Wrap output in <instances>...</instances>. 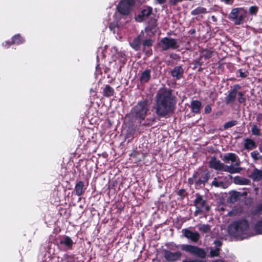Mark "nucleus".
<instances>
[{"instance_id": "f257e3e1", "label": "nucleus", "mask_w": 262, "mask_h": 262, "mask_svg": "<svg viewBox=\"0 0 262 262\" xmlns=\"http://www.w3.org/2000/svg\"><path fill=\"white\" fill-rule=\"evenodd\" d=\"M176 97L171 90L164 88L156 96V110L157 115H167L172 112L176 104Z\"/></svg>"}, {"instance_id": "f03ea898", "label": "nucleus", "mask_w": 262, "mask_h": 262, "mask_svg": "<svg viewBox=\"0 0 262 262\" xmlns=\"http://www.w3.org/2000/svg\"><path fill=\"white\" fill-rule=\"evenodd\" d=\"M248 229V222L246 220L241 219L233 222L229 226L228 231L231 236L242 239L247 237Z\"/></svg>"}, {"instance_id": "7ed1b4c3", "label": "nucleus", "mask_w": 262, "mask_h": 262, "mask_svg": "<svg viewBox=\"0 0 262 262\" xmlns=\"http://www.w3.org/2000/svg\"><path fill=\"white\" fill-rule=\"evenodd\" d=\"M242 86L239 84H235L231 89L228 91V94L225 98V101L226 104H230L233 103L237 96L238 102L240 104L245 103L246 99L245 98L244 93L242 91H239Z\"/></svg>"}, {"instance_id": "20e7f679", "label": "nucleus", "mask_w": 262, "mask_h": 262, "mask_svg": "<svg viewBox=\"0 0 262 262\" xmlns=\"http://www.w3.org/2000/svg\"><path fill=\"white\" fill-rule=\"evenodd\" d=\"M246 14L247 12L243 8H234L231 10L228 18L233 21L234 25H241L244 23Z\"/></svg>"}, {"instance_id": "39448f33", "label": "nucleus", "mask_w": 262, "mask_h": 262, "mask_svg": "<svg viewBox=\"0 0 262 262\" xmlns=\"http://www.w3.org/2000/svg\"><path fill=\"white\" fill-rule=\"evenodd\" d=\"M149 102L147 99L139 101L132 109L131 113L135 115H147L149 111Z\"/></svg>"}, {"instance_id": "423d86ee", "label": "nucleus", "mask_w": 262, "mask_h": 262, "mask_svg": "<svg viewBox=\"0 0 262 262\" xmlns=\"http://www.w3.org/2000/svg\"><path fill=\"white\" fill-rule=\"evenodd\" d=\"M159 45L162 51H167L170 49H177L179 47L176 39L168 37H165L161 39Z\"/></svg>"}, {"instance_id": "0eeeda50", "label": "nucleus", "mask_w": 262, "mask_h": 262, "mask_svg": "<svg viewBox=\"0 0 262 262\" xmlns=\"http://www.w3.org/2000/svg\"><path fill=\"white\" fill-rule=\"evenodd\" d=\"M181 249L182 250L189 252L192 255L198 256L202 258L205 256V253L204 250L196 246L183 244L181 245Z\"/></svg>"}, {"instance_id": "6e6552de", "label": "nucleus", "mask_w": 262, "mask_h": 262, "mask_svg": "<svg viewBox=\"0 0 262 262\" xmlns=\"http://www.w3.org/2000/svg\"><path fill=\"white\" fill-rule=\"evenodd\" d=\"M152 13V7L150 6H146L135 16V20L138 22H143L147 19Z\"/></svg>"}, {"instance_id": "1a4fd4ad", "label": "nucleus", "mask_w": 262, "mask_h": 262, "mask_svg": "<svg viewBox=\"0 0 262 262\" xmlns=\"http://www.w3.org/2000/svg\"><path fill=\"white\" fill-rule=\"evenodd\" d=\"M182 253L179 251L173 252L169 250H164V256L168 261H176L180 259Z\"/></svg>"}, {"instance_id": "9d476101", "label": "nucleus", "mask_w": 262, "mask_h": 262, "mask_svg": "<svg viewBox=\"0 0 262 262\" xmlns=\"http://www.w3.org/2000/svg\"><path fill=\"white\" fill-rule=\"evenodd\" d=\"M194 204L196 208V212H205L209 210V207L206 204L205 201L203 199L201 196H197L194 201Z\"/></svg>"}, {"instance_id": "9b49d317", "label": "nucleus", "mask_w": 262, "mask_h": 262, "mask_svg": "<svg viewBox=\"0 0 262 262\" xmlns=\"http://www.w3.org/2000/svg\"><path fill=\"white\" fill-rule=\"evenodd\" d=\"M183 235L191 240L193 242H196L200 238V235L199 233L196 231L193 232L187 229H184L182 230Z\"/></svg>"}, {"instance_id": "f8f14e48", "label": "nucleus", "mask_w": 262, "mask_h": 262, "mask_svg": "<svg viewBox=\"0 0 262 262\" xmlns=\"http://www.w3.org/2000/svg\"><path fill=\"white\" fill-rule=\"evenodd\" d=\"M222 160L226 163H229L230 162L234 163V165L237 166H238L241 164L238 156L234 153L226 154L224 156Z\"/></svg>"}, {"instance_id": "ddd939ff", "label": "nucleus", "mask_w": 262, "mask_h": 262, "mask_svg": "<svg viewBox=\"0 0 262 262\" xmlns=\"http://www.w3.org/2000/svg\"><path fill=\"white\" fill-rule=\"evenodd\" d=\"M154 41L151 39H146L142 42L143 52L147 56H149L152 54L151 47L152 46Z\"/></svg>"}, {"instance_id": "4468645a", "label": "nucleus", "mask_w": 262, "mask_h": 262, "mask_svg": "<svg viewBox=\"0 0 262 262\" xmlns=\"http://www.w3.org/2000/svg\"><path fill=\"white\" fill-rule=\"evenodd\" d=\"M142 35H143L144 34L143 32H141L139 35L134 38L132 42L129 43L130 47L136 51L140 50Z\"/></svg>"}, {"instance_id": "2eb2a0df", "label": "nucleus", "mask_w": 262, "mask_h": 262, "mask_svg": "<svg viewBox=\"0 0 262 262\" xmlns=\"http://www.w3.org/2000/svg\"><path fill=\"white\" fill-rule=\"evenodd\" d=\"M118 12L123 15H128L130 13V7L121 1L117 6Z\"/></svg>"}, {"instance_id": "dca6fc26", "label": "nucleus", "mask_w": 262, "mask_h": 262, "mask_svg": "<svg viewBox=\"0 0 262 262\" xmlns=\"http://www.w3.org/2000/svg\"><path fill=\"white\" fill-rule=\"evenodd\" d=\"M151 78V70L146 69L142 72L139 78L140 81L141 83H147Z\"/></svg>"}, {"instance_id": "f3484780", "label": "nucleus", "mask_w": 262, "mask_h": 262, "mask_svg": "<svg viewBox=\"0 0 262 262\" xmlns=\"http://www.w3.org/2000/svg\"><path fill=\"white\" fill-rule=\"evenodd\" d=\"M209 165L211 168L223 171L225 165L216 159H211L209 162Z\"/></svg>"}, {"instance_id": "a211bd4d", "label": "nucleus", "mask_w": 262, "mask_h": 262, "mask_svg": "<svg viewBox=\"0 0 262 262\" xmlns=\"http://www.w3.org/2000/svg\"><path fill=\"white\" fill-rule=\"evenodd\" d=\"M184 70L181 66L175 67L170 72L171 75L176 77L177 79H180L183 76Z\"/></svg>"}, {"instance_id": "6ab92c4d", "label": "nucleus", "mask_w": 262, "mask_h": 262, "mask_svg": "<svg viewBox=\"0 0 262 262\" xmlns=\"http://www.w3.org/2000/svg\"><path fill=\"white\" fill-rule=\"evenodd\" d=\"M202 106L201 102L198 100H192L190 103V108L192 113L200 114Z\"/></svg>"}, {"instance_id": "aec40b11", "label": "nucleus", "mask_w": 262, "mask_h": 262, "mask_svg": "<svg viewBox=\"0 0 262 262\" xmlns=\"http://www.w3.org/2000/svg\"><path fill=\"white\" fill-rule=\"evenodd\" d=\"M73 244L74 243L72 239L68 236H63L59 241V244L61 245H64L65 247L68 249L72 248Z\"/></svg>"}, {"instance_id": "412c9836", "label": "nucleus", "mask_w": 262, "mask_h": 262, "mask_svg": "<svg viewBox=\"0 0 262 262\" xmlns=\"http://www.w3.org/2000/svg\"><path fill=\"white\" fill-rule=\"evenodd\" d=\"M116 59L119 60L123 65L126 62V55L124 51H117V53L114 55Z\"/></svg>"}, {"instance_id": "4be33fe9", "label": "nucleus", "mask_w": 262, "mask_h": 262, "mask_svg": "<svg viewBox=\"0 0 262 262\" xmlns=\"http://www.w3.org/2000/svg\"><path fill=\"white\" fill-rule=\"evenodd\" d=\"M102 94L105 97H110L115 94L114 89L108 84H106L103 89Z\"/></svg>"}, {"instance_id": "5701e85b", "label": "nucleus", "mask_w": 262, "mask_h": 262, "mask_svg": "<svg viewBox=\"0 0 262 262\" xmlns=\"http://www.w3.org/2000/svg\"><path fill=\"white\" fill-rule=\"evenodd\" d=\"M242 170L241 167L237 166H234L233 165H225L223 171L228 172L230 173H239Z\"/></svg>"}, {"instance_id": "b1692460", "label": "nucleus", "mask_w": 262, "mask_h": 262, "mask_svg": "<svg viewBox=\"0 0 262 262\" xmlns=\"http://www.w3.org/2000/svg\"><path fill=\"white\" fill-rule=\"evenodd\" d=\"M215 245L214 249H211L210 250V254L211 256H217L219 253L220 247L221 246L222 243L220 241H215L214 242Z\"/></svg>"}, {"instance_id": "393cba45", "label": "nucleus", "mask_w": 262, "mask_h": 262, "mask_svg": "<svg viewBox=\"0 0 262 262\" xmlns=\"http://www.w3.org/2000/svg\"><path fill=\"white\" fill-rule=\"evenodd\" d=\"M12 43L14 45H19L25 42V38L19 34H16L12 37Z\"/></svg>"}, {"instance_id": "a878e982", "label": "nucleus", "mask_w": 262, "mask_h": 262, "mask_svg": "<svg viewBox=\"0 0 262 262\" xmlns=\"http://www.w3.org/2000/svg\"><path fill=\"white\" fill-rule=\"evenodd\" d=\"M240 196L241 193L239 192L233 191L230 192V196L229 197L228 200L229 202L233 203L235 202Z\"/></svg>"}, {"instance_id": "bb28decb", "label": "nucleus", "mask_w": 262, "mask_h": 262, "mask_svg": "<svg viewBox=\"0 0 262 262\" xmlns=\"http://www.w3.org/2000/svg\"><path fill=\"white\" fill-rule=\"evenodd\" d=\"M256 147L255 142L250 139H246L244 141V147L247 149H252Z\"/></svg>"}, {"instance_id": "cd10ccee", "label": "nucleus", "mask_w": 262, "mask_h": 262, "mask_svg": "<svg viewBox=\"0 0 262 262\" xmlns=\"http://www.w3.org/2000/svg\"><path fill=\"white\" fill-rule=\"evenodd\" d=\"M251 177L254 181H259L262 178V170L254 169Z\"/></svg>"}, {"instance_id": "c85d7f7f", "label": "nucleus", "mask_w": 262, "mask_h": 262, "mask_svg": "<svg viewBox=\"0 0 262 262\" xmlns=\"http://www.w3.org/2000/svg\"><path fill=\"white\" fill-rule=\"evenodd\" d=\"M207 13V11L206 8L202 7H198L191 11V14L192 15H196L200 14H205Z\"/></svg>"}, {"instance_id": "c756f323", "label": "nucleus", "mask_w": 262, "mask_h": 262, "mask_svg": "<svg viewBox=\"0 0 262 262\" xmlns=\"http://www.w3.org/2000/svg\"><path fill=\"white\" fill-rule=\"evenodd\" d=\"M212 55V51L210 50L205 49L201 52L200 58L208 59L210 58Z\"/></svg>"}, {"instance_id": "7c9ffc66", "label": "nucleus", "mask_w": 262, "mask_h": 262, "mask_svg": "<svg viewBox=\"0 0 262 262\" xmlns=\"http://www.w3.org/2000/svg\"><path fill=\"white\" fill-rule=\"evenodd\" d=\"M83 187V183L82 182L79 181L76 184V185L75 186V190L76 194L78 196H80L82 194Z\"/></svg>"}, {"instance_id": "2f4dec72", "label": "nucleus", "mask_w": 262, "mask_h": 262, "mask_svg": "<svg viewBox=\"0 0 262 262\" xmlns=\"http://www.w3.org/2000/svg\"><path fill=\"white\" fill-rule=\"evenodd\" d=\"M234 182L236 184L246 185L248 184L249 180L246 179L242 178L239 176H236L234 179Z\"/></svg>"}, {"instance_id": "473e14b6", "label": "nucleus", "mask_w": 262, "mask_h": 262, "mask_svg": "<svg viewBox=\"0 0 262 262\" xmlns=\"http://www.w3.org/2000/svg\"><path fill=\"white\" fill-rule=\"evenodd\" d=\"M198 227L200 231L204 233H208L210 231V226L208 225L199 224Z\"/></svg>"}, {"instance_id": "72a5a7b5", "label": "nucleus", "mask_w": 262, "mask_h": 262, "mask_svg": "<svg viewBox=\"0 0 262 262\" xmlns=\"http://www.w3.org/2000/svg\"><path fill=\"white\" fill-rule=\"evenodd\" d=\"M165 245L168 248L167 250L170 251L178 250L179 249L181 248V245H177L172 242L167 243Z\"/></svg>"}, {"instance_id": "f704fd0d", "label": "nucleus", "mask_w": 262, "mask_h": 262, "mask_svg": "<svg viewBox=\"0 0 262 262\" xmlns=\"http://www.w3.org/2000/svg\"><path fill=\"white\" fill-rule=\"evenodd\" d=\"M254 228L257 233L262 234V218L257 221Z\"/></svg>"}, {"instance_id": "c9c22d12", "label": "nucleus", "mask_w": 262, "mask_h": 262, "mask_svg": "<svg viewBox=\"0 0 262 262\" xmlns=\"http://www.w3.org/2000/svg\"><path fill=\"white\" fill-rule=\"evenodd\" d=\"M258 11V7L257 6H251L249 9V12L251 15L256 16Z\"/></svg>"}, {"instance_id": "e433bc0d", "label": "nucleus", "mask_w": 262, "mask_h": 262, "mask_svg": "<svg viewBox=\"0 0 262 262\" xmlns=\"http://www.w3.org/2000/svg\"><path fill=\"white\" fill-rule=\"evenodd\" d=\"M194 67L193 69H195L198 66H202L203 65V62L201 61V58L199 57L198 59L194 60L193 61Z\"/></svg>"}, {"instance_id": "4c0bfd02", "label": "nucleus", "mask_w": 262, "mask_h": 262, "mask_svg": "<svg viewBox=\"0 0 262 262\" xmlns=\"http://www.w3.org/2000/svg\"><path fill=\"white\" fill-rule=\"evenodd\" d=\"M212 184L216 187H221L223 186V182L218 181L216 178H215L212 182Z\"/></svg>"}, {"instance_id": "58836bf2", "label": "nucleus", "mask_w": 262, "mask_h": 262, "mask_svg": "<svg viewBox=\"0 0 262 262\" xmlns=\"http://www.w3.org/2000/svg\"><path fill=\"white\" fill-rule=\"evenodd\" d=\"M236 123V122L235 121H231L225 123L224 127L225 128H229L235 125Z\"/></svg>"}, {"instance_id": "ea45409f", "label": "nucleus", "mask_w": 262, "mask_h": 262, "mask_svg": "<svg viewBox=\"0 0 262 262\" xmlns=\"http://www.w3.org/2000/svg\"><path fill=\"white\" fill-rule=\"evenodd\" d=\"M123 2V3H125L126 5L131 7L133 6L135 4V0H121Z\"/></svg>"}, {"instance_id": "a19ab883", "label": "nucleus", "mask_w": 262, "mask_h": 262, "mask_svg": "<svg viewBox=\"0 0 262 262\" xmlns=\"http://www.w3.org/2000/svg\"><path fill=\"white\" fill-rule=\"evenodd\" d=\"M251 157L255 160H257L259 159L260 155L259 153L256 151H254L251 153Z\"/></svg>"}, {"instance_id": "79ce46f5", "label": "nucleus", "mask_w": 262, "mask_h": 262, "mask_svg": "<svg viewBox=\"0 0 262 262\" xmlns=\"http://www.w3.org/2000/svg\"><path fill=\"white\" fill-rule=\"evenodd\" d=\"M238 72L239 74L240 77L242 78L247 77L248 74V71L243 72L242 69H239Z\"/></svg>"}, {"instance_id": "37998d69", "label": "nucleus", "mask_w": 262, "mask_h": 262, "mask_svg": "<svg viewBox=\"0 0 262 262\" xmlns=\"http://www.w3.org/2000/svg\"><path fill=\"white\" fill-rule=\"evenodd\" d=\"M252 133L253 135L258 136L259 135V130L256 125H254L251 129Z\"/></svg>"}, {"instance_id": "c03bdc74", "label": "nucleus", "mask_w": 262, "mask_h": 262, "mask_svg": "<svg viewBox=\"0 0 262 262\" xmlns=\"http://www.w3.org/2000/svg\"><path fill=\"white\" fill-rule=\"evenodd\" d=\"M14 45V43H12V39H11V41H6L3 43V46L5 48H9L11 46Z\"/></svg>"}, {"instance_id": "a18cd8bd", "label": "nucleus", "mask_w": 262, "mask_h": 262, "mask_svg": "<svg viewBox=\"0 0 262 262\" xmlns=\"http://www.w3.org/2000/svg\"><path fill=\"white\" fill-rule=\"evenodd\" d=\"M211 107L210 104H207L204 107V113L206 114L210 113Z\"/></svg>"}, {"instance_id": "49530a36", "label": "nucleus", "mask_w": 262, "mask_h": 262, "mask_svg": "<svg viewBox=\"0 0 262 262\" xmlns=\"http://www.w3.org/2000/svg\"><path fill=\"white\" fill-rule=\"evenodd\" d=\"M183 0H169V3L173 5L176 6L179 3H181Z\"/></svg>"}, {"instance_id": "de8ad7c7", "label": "nucleus", "mask_w": 262, "mask_h": 262, "mask_svg": "<svg viewBox=\"0 0 262 262\" xmlns=\"http://www.w3.org/2000/svg\"><path fill=\"white\" fill-rule=\"evenodd\" d=\"M223 1L227 5H232L234 2V0H223Z\"/></svg>"}, {"instance_id": "09e8293b", "label": "nucleus", "mask_w": 262, "mask_h": 262, "mask_svg": "<svg viewBox=\"0 0 262 262\" xmlns=\"http://www.w3.org/2000/svg\"><path fill=\"white\" fill-rule=\"evenodd\" d=\"M156 1L159 4L162 5L166 2V0H156Z\"/></svg>"}, {"instance_id": "8fccbe9b", "label": "nucleus", "mask_w": 262, "mask_h": 262, "mask_svg": "<svg viewBox=\"0 0 262 262\" xmlns=\"http://www.w3.org/2000/svg\"><path fill=\"white\" fill-rule=\"evenodd\" d=\"M182 262H201V261H199V260H184Z\"/></svg>"}, {"instance_id": "3c124183", "label": "nucleus", "mask_w": 262, "mask_h": 262, "mask_svg": "<svg viewBox=\"0 0 262 262\" xmlns=\"http://www.w3.org/2000/svg\"><path fill=\"white\" fill-rule=\"evenodd\" d=\"M211 19H212V20L213 21H216V18L214 15H212V16H211Z\"/></svg>"}, {"instance_id": "603ef678", "label": "nucleus", "mask_w": 262, "mask_h": 262, "mask_svg": "<svg viewBox=\"0 0 262 262\" xmlns=\"http://www.w3.org/2000/svg\"><path fill=\"white\" fill-rule=\"evenodd\" d=\"M191 34H193L195 33V29H192L190 31Z\"/></svg>"}, {"instance_id": "864d4df0", "label": "nucleus", "mask_w": 262, "mask_h": 262, "mask_svg": "<svg viewBox=\"0 0 262 262\" xmlns=\"http://www.w3.org/2000/svg\"><path fill=\"white\" fill-rule=\"evenodd\" d=\"M207 180H208V177H207V176H206L205 180L204 181H202V182L205 183V182H207Z\"/></svg>"}, {"instance_id": "5fc2aeb1", "label": "nucleus", "mask_w": 262, "mask_h": 262, "mask_svg": "<svg viewBox=\"0 0 262 262\" xmlns=\"http://www.w3.org/2000/svg\"><path fill=\"white\" fill-rule=\"evenodd\" d=\"M213 262H224V261L222 260H216V261H214Z\"/></svg>"}, {"instance_id": "6e6d98bb", "label": "nucleus", "mask_w": 262, "mask_h": 262, "mask_svg": "<svg viewBox=\"0 0 262 262\" xmlns=\"http://www.w3.org/2000/svg\"><path fill=\"white\" fill-rule=\"evenodd\" d=\"M202 70V69L201 68H200L199 69V71H201Z\"/></svg>"}, {"instance_id": "4d7b16f0", "label": "nucleus", "mask_w": 262, "mask_h": 262, "mask_svg": "<svg viewBox=\"0 0 262 262\" xmlns=\"http://www.w3.org/2000/svg\"><path fill=\"white\" fill-rule=\"evenodd\" d=\"M261 207H261V206H260V209H259V210H261Z\"/></svg>"}]
</instances>
